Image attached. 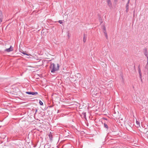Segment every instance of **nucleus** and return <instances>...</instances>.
<instances>
[{
    "label": "nucleus",
    "mask_w": 148,
    "mask_h": 148,
    "mask_svg": "<svg viewBox=\"0 0 148 148\" xmlns=\"http://www.w3.org/2000/svg\"><path fill=\"white\" fill-rule=\"evenodd\" d=\"M3 19V15L2 12L0 10V23L2 22Z\"/></svg>",
    "instance_id": "obj_5"
},
{
    "label": "nucleus",
    "mask_w": 148,
    "mask_h": 148,
    "mask_svg": "<svg viewBox=\"0 0 148 148\" xmlns=\"http://www.w3.org/2000/svg\"><path fill=\"white\" fill-rule=\"evenodd\" d=\"M26 93L29 95H36L38 94L36 92H26Z\"/></svg>",
    "instance_id": "obj_4"
},
{
    "label": "nucleus",
    "mask_w": 148,
    "mask_h": 148,
    "mask_svg": "<svg viewBox=\"0 0 148 148\" xmlns=\"http://www.w3.org/2000/svg\"><path fill=\"white\" fill-rule=\"evenodd\" d=\"M123 1H124L125 0H122Z\"/></svg>",
    "instance_id": "obj_21"
},
{
    "label": "nucleus",
    "mask_w": 148,
    "mask_h": 148,
    "mask_svg": "<svg viewBox=\"0 0 148 148\" xmlns=\"http://www.w3.org/2000/svg\"><path fill=\"white\" fill-rule=\"evenodd\" d=\"M126 8H129V4L127 3L126 5Z\"/></svg>",
    "instance_id": "obj_16"
},
{
    "label": "nucleus",
    "mask_w": 148,
    "mask_h": 148,
    "mask_svg": "<svg viewBox=\"0 0 148 148\" xmlns=\"http://www.w3.org/2000/svg\"><path fill=\"white\" fill-rule=\"evenodd\" d=\"M145 53L144 54H145V56L147 57V60H148V56H147V50H146V49H145Z\"/></svg>",
    "instance_id": "obj_9"
},
{
    "label": "nucleus",
    "mask_w": 148,
    "mask_h": 148,
    "mask_svg": "<svg viewBox=\"0 0 148 148\" xmlns=\"http://www.w3.org/2000/svg\"><path fill=\"white\" fill-rule=\"evenodd\" d=\"M13 50V48L12 47V46H10V47L8 49H7L5 50V51L10 52L12 51Z\"/></svg>",
    "instance_id": "obj_3"
},
{
    "label": "nucleus",
    "mask_w": 148,
    "mask_h": 148,
    "mask_svg": "<svg viewBox=\"0 0 148 148\" xmlns=\"http://www.w3.org/2000/svg\"><path fill=\"white\" fill-rule=\"evenodd\" d=\"M97 90H99V88L95 89L93 91H92L91 94L93 96L99 95V93L98 91H97Z\"/></svg>",
    "instance_id": "obj_2"
},
{
    "label": "nucleus",
    "mask_w": 148,
    "mask_h": 148,
    "mask_svg": "<svg viewBox=\"0 0 148 148\" xmlns=\"http://www.w3.org/2000/svg\"><path fill=\"white\" fill-rule=\"evenodd\" d=\"M103 32L105 36L106 37V38H108V35L106 31V28L105 26L103 27Z\"/></svg>",
    "instance_id": "obj_6"
},
{
    "label": "nucleus",
    "mask_w": 148,
    "mask_h": 148,
    "mask_svg": "<svg viewBox=\"0 0 148 148\" xmlns=\"http://www.w3.org/2000/svg\"><path fill=\"white\" fill-rule=\"evenodd\" d=\"M58 22L60 23V24H62V21L61 20H59V21H58Z\"/></svg>",
    "instance_id": "obj_17"
},
{
    "label": "nucleus",
    "mask_w": 148,
    "mask_h": 148,
    "mask_svg": "<svg viewBox=\"0 0 148 148\" xmlns=\"http://www.w3.org/2000/svg\"><path fill=\"white\" fill-rule=\"evenodd\" d=\"M129 2H130V1H129V0H128V1H127V3H128V4H129Z\"/></svg>",
    "instance_id": "obj_19"
},
{
    "label": "nucleus",
    "mask_w": 148,
    "mask_h": 148,
    "mask_svg": "<svg viewBox=\"0 0 148 148\" xmlns=\"http://www.w3.org/2000/svg\"><path fill=\"white\" fill-rule=\"evenodd\" d=\"M126 12H127L129 10V8H126Z\"/></svg>",
    "instance_id": "obj_14"
},
{
    "label": "nucleus",
    "mask_w": 148,
    "mask_h": 148,
    "mask_svg": "<svg viewBox=\"0 0 148 148\" xmlns=\"http://www.w3.org/2000/svg\"><path fill=\"white\" fill-rule=\"evenodd\" d=\"M138 72H139V73L140 75V77L141 78V72L140 69H139Z\"/></svg>",
    "instance_id": "obj_10"
},
{
    "label": "nucleus",
    "mask_w": 148,
    "mask_h": 148,
    "mask_svg": "<svg viewBox=\"0 0 148 148\" xmlns=\"http://www.w3.org/2000/svg\"><path fill=\"white\" fill-rule=\"evenodd\" d=\"M108 4L109 7L112 6V4L110 0H106Z\"/></svg>",
    "instance_id": "obj_7"
},
{
    "label": "nucleus",
    "mask_w": 148,
    "mask_h": 148,
    "mask_svg": "<svg viewBox=\"0 0 148 148\" xmlns=\"http://www.w3.org/2000/svg\"><path fill=\"white\" fill-rule=\"evenodd\" d=\"M59 65L57 64L56 66V65L53 63H51L50 68L51 73H54L55 71H58L59 69Z\"/></svg>",
    "instance_id": "obj_1"
},
{
    "label": "nucleus",
    "mask_w": 148,
    "mask_h": 148,
    "mask_svg": "<svg viewBox=\"0 0 148 148\" xmlns=\"http://www.w3.org/2000/svg\"><path fill=\"white\" fill-rule=\"evenodd\" d=\"M20 52L21 53H22L23 54H24V55H27L28 56H29V55H28V54H27V53H26L23 51H20Z\"/></svg>",
    "instance_id": "obj_8"
},
{
    "label": "nucleus",
    "mask_w": 148,
    "mask_h": 148,
    "mask_svg": "<svg viewBox=\"0 0 148 148\" xmlns=\"http://www.w3.org/2000/svg\"><path fill=\"white\" fill-rule=\"evenodd\" d=\"M113 0L114 1V2L116 3H117V2H118V0Z\"/></svg>",
    "instance_id": "obj_18"
},
{
    "label": "nucleus",
    "mask_w": 148,
    "mask_h": 148,
    "mask_svg": "<svg viewBox=\"0 0 148 148\" xmlns=\"http://www.w3.org/2000/svg\"><path fill=\"white\" fill-rule=\"evenodd\" d=\"M86 40L85 38V36H84V38H83V41H84V42H85L86 41Z\"/></svg>",
    "instance_id": "obj_15"
},
{
    "label": "nucleus",
    "mask_w": 148,
    "mask_h": 148,
    "mask_svg": "<svg viewBox=\"0 0 148 148\" xmlns=\"http://www.w3.org/2000/svg\"><path fill=\"white\" fill-rule=\"evenodd\" d=\"M104 126L106 128H108V126L105 123L104 124Z\"/></svg>",
    "instance_id": "obj_13"
},
{
    "label": "nucleus",
    "mask_w": 148,
    "mask_h": 148,
    "mask_svg": "<svg viewBox=\"0 0 148 148\" xmlns=\"http://www.w3.org/2000/svg\"><path fill=\"white\" fill-rule=\"evenodd\" d=\"M39 103L40 105H43V103L41 101H40Z\"/></svg>",
    "instance_id": "obj_11"
},
{
    "label": "nucleus",
    "mask_w": 148,
    "mask_h": 148,
    "mask_svg": "<svg viewBox=\"0 0 148 148\" xmlns=\"http://www.w3.org/2000/svg\"><path fill=\"white\" fill-rule=\"evenodd\" d=\"M136 123H137V124H138V122L137 121H136ZM138 123H139V122H138Z\"/></svg>",
    "instance_id": "obj_20"
},
{
    "label": "nucleus",
    "mask_w": 148,
    "mask_h": 148,
    "mask_svg": "<svg viewBox=\"0 0 148 148\" xmlns=\"http://www.w3.org/2000/svg\"><path fill=\"white\" fill-rule=\"evenodd\" d=\"M82 114L84 115V118H86V113H83Z\"/></svg>",
    "instance_id": "obj_12"
}]
</instances>
